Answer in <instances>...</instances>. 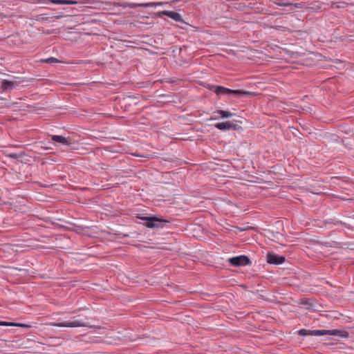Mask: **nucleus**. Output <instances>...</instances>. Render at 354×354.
Masks as SVG:
<instances>
[{"label": "nucleus", "instance_id": "20e7f679", "mask_svg": "<svg viewBox=\"0 0 354 354\" xmlns=\"http://www.w3.org/2000/svg\"><path fill=\"white\" fill-rule=\"evenodd\" d=\"M309 335L312 336H322V335H337L342 338H348L349 334L346 330H341L337 329L333 330H310Z\"/></svg>", "mask_w": 354, "mask_h": 354}, {"label": "nucleus", "instance_id": "39448f33", "mask_svg": "<svg viewBox=\"0 0 354 354\" xmlns=\"http://www.w3.org/2000/svg\"><path fill=\"white\" fill-rule=\"evenodd\" d=\"M228 262L233 266H245L252 263L246 255H240L230 258Z\"/></svg>", "mask_w": 354, "mask_h": 354}, {"label": "nucleus", "instance_id": "f257e3e1", "mask_svg": "<svg viewBox=\"0 0 354 354\" xmlns=\"http://www.w3.org/2000/svg\"><path fill=\"white\" fill-rule=\"evenodd\" d=\"M216 94L223 95L226 96L234 95L236 97H252L255 95L254 92L247 91L243 90H233L228 88H225L222 86H214L212 85L210 88Z\"/></svg>", "mask_w": 354, "mask_h": 354}, {"label": "nucleus", "instance_id": "4468645a", "mask_svg": "<svg viewBox=\"0 0 354 354\" xmlns=\"http://www.w3.org/2000/svg\"><path fill=\"white\" fill-rule=\"evenodd\" d=\"M43 62H45V63H48V64H53V63H57L59 61L56 58L49 57L48 59H44Z\"/></svg>", "mask_w": 354, "mask_h": 354}, {"label": "nucleus", "instance_id": "423d86ee", "mask_svg": "<svg viewBox=\"0 0 354 354\" xmlns=\"http://www.w3.org/2000/svg\"><path fill=\"white\" fill-rule=\"evenodd\" d=\"M267 262L270 264L280 265L284 263L285 257L279 256L274 252H268L267 254Z\"/></svg>", "mask_w": 354, "mask_h": 354}, {"label": "nucleus", "instance_id": "0eeeda50", "mask_svg": "<svg viewBox=\"0 0 354 354\" xmlns=\"http://www.w3.org/2000/svg\"><path fill=\"white\" fill-rule=\"evenodd\" d=\"M158 15L159 17L167 16L177 22H181V23L184 22L181 15L179 13L174 12V11H169V10L160 11L158 12Z\"/></svg>", "mask_w": 354, "mask_h": 354}, {"label": "nucleus", "instance_id": "f3484780", "mask_svg": "<svg viewBox=\"0 0 354 354\" xmlns=\"http://www.w3.org/2000/svg\"><path fill=\"white\" fill-rule=\"evenodd\" d=\"M310 332V330L306 329H301L299 331V335H309L308 333Z\"/></svg>", "mask_w": 354, "mask_h": 354}, {"label": "nucleus", "instance_id": "f03ea898", "mask_svg": "<svg viewBox=\"0 0 354 354\" xmlns=\"http://www.w3.org/2000/svg\"><path fill=\"white\" fill-rule=\"evenodd\" d=\"M80 315L73 317L70 320L64 322H55L53 324V326L68 328L90 327L87 319H80Z\"/></svg>", "mask_w": 354, "mask_h": 354}, {"label": "nucleus", "instance_id": "6e6552de", "mask_svg": "<svg viewBox=\"0 0 354 354\" xmlns=\"http://www.w3.org/2000/svg\"><path fill=\"white\" fill-rule=\"evenodd\" d=\"M213 115L215 117L212 116L209 119L210 120H216L217 119L216 115H220L223 118H231L234 115V114L232 113H231L230 111H223V110H218L216 111H214L213 113Z\"/></svg>", "mask_w": 354, "mask_h": 354}, {"label": "nucleus", "instance_id": "2eb2a0df", "mask_svg": "<svg viewBox=\"0 0 354 354\" xmlns=\"http://www.w3.org/2000/svg\"><path fill=\"white\" fill-rule=\"evenodd\" d=\"M275 3L277 6H292V3H288V2H284L283 0H279L277 2H275Z\"/></svg>", "mask_w": 354, "mask_h": 354}, {"label": "nucleus", "instance_id": "a211bd4d", "mask_svg": "<svg viewBox=\"0 0 354 354\" xmlns=\"http://www.w3.org/2000/svg\"><path fill=\"white\" fill-rule=\"evenodd\" d=\"M10 156L12 157V158H15L16 155L15 154H10Z\"/></svg>", "mask_w": 354, "mask_h": 354}, {"label": "nucleus", "instance_id": "dca6fc26", "mask_svg": "<svg viewBox=\"0 0 354 354\" xmlns=\"http://www.w3.org/2000/svg\"><path fill=\"white\" fill-rule=\"evenodd\" d=\"M291 6L294 7L295 8L302 9L304 7V3L303 2L296 3L295 4H292Z\"/></svg>", "mask_w": 354, "mask_h": 354}, {"label": "nucleus", "instance_id": "f8f14e48", "mask_svg": "<svg viewBox=\"0 0 354 354\" xmlns=\"http://www.w3.org/2000/svg\"><path fill=\"white\" fill-rule=\"evenodd\" d=\"M49 1L56 5H72L76 3L75 1L71 0H49Z\"/></svg>", "mask_w": 354, "mask_h": 354}, {"label": "nucleus", "instance_id": "7ed1b4c3", "mask_svg": "<svg viewBox=\"0 0 354 354\" xmlns=\"http://www.w3.org/2000/svg\"><path fill=\"white\" fill-rule=\"evenodd\" d=\"M138 218L144 221L143 225L148 228H162L164 224L168 223V221L156 216H138Z\"/></svg>", "mask_w": 354, "mask_h": 354}, {"label": "nucleus", "instance_id": "9b49d317", "mask_svg": "<svg viewBox=\"0 0 354 354\" xmlns=\"http://www.w3.org/2000/svg\"><path fill=\"white\" fill-rule=\"evenodd\" d=\"M52 140L54 142L61 143L64 145L68 146L71 144L69 142V141L66 138L63 137L62 136H58V135L52 136Z\"/></svg>", "mask_w": 354, "mask_h": 354}, {"label": "nucleus", "instance_id": "ddd939ff", "mask_svg": "<svg viewBox=\"0 0 354 354\" xmlns=\"http://www.w3.org/2000/svg\"><path fill=\"white\" fill-rule=\"evenodd\" d=\"M0 326H19V327L26 326V325L22 324H15V323H12V322H2V321H0Z\"/></svg>", "mask_w": 354, "mask_h": 354}, {"label": "nucleus", "instance_id": "9d476101", "mask_svg": "<svg viewBox=\"0 0 354 354\" xmlns=\"http://www.w3.org/2000/svg\"><path fill=\"white\" fill-rule=\"evenodd\" d=\"M15 87V83L13 82L3 80L1 82V88L3 91H11Z\"/></svg>", "mask_w": 354, "mask_h": 354}, {"label": "nucleus", "instance_id": "1a4fd4ad", "mask_svg": "<svg viewBox=\"0 0 354 354\" xmlns=\"http://www.w3.org/2000/svg\"><path fill=\"white\" fill-rule=\"evenodd\" d=\"M214 127L217 129L225 131L232 129L235 127V125L233 124L231 122H223L215 124Z\"/></svg>", "mask_w": 354, "mask_h": 354}]
</instances>
